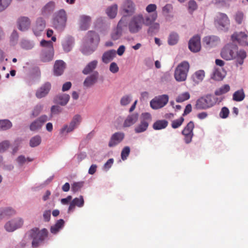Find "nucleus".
<instances>
[{
	"instance_id": "nucleus-61",
	"label": "nucleus",
	"mask_w": 248,
	"mask_h": 248,
	"mask_svg": "<svg viewBox=\"0 0 248 248\" xmlns=\"http://www.w3.org/2000/svg\"><path fill=\"white\" fill-rule=\"evenodd\" d=\"M229 114V110L226 107H223L222 108L220 113L219 116L221 118L225 119L226 118Z\"/></svg>"
},
{
	"instance_id": "nucleus-22",
	"label": "nucleus",
	"mask_w": 248,
	"mask_h": 248,
	"mask_svg": "<svg viewBox=\"0 0 248 248\" xmlns=\"http://www.w3.org/2000/svg\"><path fill=\"white\" fill-rule=\"evenodd\" d=\"M219 41V38L215 35L207 36L203 39V43L206 47H213L216 46Z\"/></svg>"
},
{
	"instance_id": "nucleus-7",
	"label": "nucleus",
	"mask_w": 248,
	"mask_h": 248,
	"mask_svg": "<svg viewBox=\"0 0 248 248\" xmlns=\"http://www.w3.org/2000/svg\"><path fill=\"white\" fill-rule=\"evenodd\" d=\"M67 16L65 11L61 9L56 12L53 20V26L59 31L62 30L66 24Z\"/></svg>"
},
{
	"instance_id": "nucleus-31",
	"label": "nucleus",
	"mask_w": 248,
	"mask_h": 248,
	"mask_svg": "<svg viewBox=\"0 0 248 248\" xmlns=\"http://www.w3.org/2000/svg\"><path fill=\"white\" fill-rule=\"evenodd\" d=\"M98 64L97 60H93L89 62L82 70V73L84 75H88L94 70Z\"/></svg>"
},
{
	"instance_id": "nucleus-56",
	"label": "nucleus",
	"mask_w": 248,
	"mask_h": 248,
	"mask_svg": "<svg viewBox=\"0 0 248 248\" xmlns=\"http://www.w3.org/2000/svg\"><path fill=\"white\" fill-rule=\"evenodd\" d=\"M184 119L181 117L180 119L172 121L171 126L173 128H177L183 124Z\"/></svg>"
},
{
	"instance_id": "nucleus-3",
	"label": "nucleus",
	"mask_w": 248,
	"mask_h": 248,
	"mask_svg": "<svg viewBox=\"0 0 248 248\" xmlns=\"http://www.w3.org/2000/svg\"><path fill=\"white\" fill-rule=\"evenodd\" d=\"M217 98L212 94H207L199 98L196 102L194 108L198 110L207 109L214 106Z\"/></svg>"
},
{
	"instance_id": "nucleus-10",
	"label": "nucleus",
	"mask_w": 248,
	"mask_h": 248,
	"mask_svg": "<svg viewBox=\"0 0 248 248\" xmlns=\"http://www.w3.org/2000/svg\"><path fill=\"white\" fill-rule=\"evenodd\" d=\"M169 101V96L166 94L155 97L150 102V106L153 109H158L165 106Z\"/></svg>"
},
{
	"instance_id": "nucleus-28",
	"label": "nucleus",
	"mask_w": 248,
	"mask_h": 248,
	"mask_svg": "<svg viewBox=\"0 0 248 248\" xmlns=\"http://www.w3.org/2000/svg\"><path fill=\"white\" fill-rule=\"evenodd\" d=\"M135 5L131 0H125L122 5V9L127 14H132L135 11Z\"/></svg>"
},
{
	"instance_id": "nucleus-9",
	"label": "nucleus",
	"mask_w": 248,
	"mask_h": 248,
	"mask_svg": "<svg viewBox=\"0 0 248 248\" xmlns=\"http://www.w3.org/2000/svg\"><path fill=\"white\" fill-rule=\"evenodd\" d=\"M237 46L232 43L228 44L222 49L220 55L222 58L226 61H231L234 59Z\"/></svg>"
},
{
	"instance_id": "nucleus-18",
	"label": "nucleus",
	"mask_w": 248,
	"mask_h": 248,
	"mask_svg": "<svg viewBox=\"0 0 248 248\" xmlns=\"http://www.w3.org/2000/svg\"><path fill=\"white\" fill-rule=\"evenodd\" d=\"M84 200L83 197L80 195L78 198H74L70 203L68 209V213L73 212L75 209V207L77 206L78 207H82L84 206Z\"/></svg>"
},
{
	"instance_id": "nucleus-6",
	"label": "nucleus",
	"mask_w": 248,
	"mask_h": 248,
	"mask_svg": "<svg viewBox=\"0 0 248 248\" xmlns=\"http://www.w3.org/2000/svg\"><path fill=\"white\" fill-rule=\"evenodd\" d=\"M189 69V63L186 61L181 62L175 69L174 78L178 82L185 81Z\"/></svg>"
},
{
	"instance_id": "nucleus-44",
	"label": "nucleus",
	"mask_w": 248,
	"mask_h": 248,
	"mask_svg": "<svg viewBox=\"0 0 248 248\" xmlns=\"http://www.w3.org/2000/svg\"><path fill=\"white\" fill-rule=\"evenodd\" d=\"M12 126L11 122L8 120H0V130H6Z\"/></svg>"
},
{
	"instance_id": "nucleus-49",
	"label": "nucleus",
	"mask_w": 248,
	"mask_h": 248,
	"mask_svg": "<svg viewBox=\"0 0 248 248\" xmlns=\"http://www.w3.org/2000/svg\"><path fill=\"white\" fill-rule=\"evenodd\" d=\"M154 22L155 21H154L151 25L148 26H149L148 29L149 32L155 33L159 31L160 28L159 24Z\"/></svg>"
},
{
	"instance_id": "nucleus-43",
	"label": "nucleus",
	"mask_w": 248,
	"mask_h": 248,
	"mask_svg": "<svg viewBox=\"0 0 248 248\" xmlns=\"http://www.w3.org/2000/svg\"><path fill=\"white\" fill-rule=\"evenodd\" d=\"M21 47L25 49H31L34 47V44L33 42L27 40H23L20 43Z\"/></svg>"
},
{
	"instance_id": "nucleus-60",
	"label": "nucleus",
	"mask_w": 248,
	"mask_h": 248,
	"mask_svg": "<svg viewBox=\"0 0 248 248\" xmlns=\"http://www.w3.org/2000/svg\"><path fill=\"white\" fill-rule=\"evenodd\" d=\"M172 10V6L170 4H167L162 8L163 15H166L170 13Z\"/></svg>"
},
{
	"instance_id": "nucleus-42",
	"label": "nucleus",
	"mask_w": 248,
	"mask_h": 248,
	"mask_svg": "<svg viewBox=\"0 0 248 248\" xmlns=\"http://www.w3.org/2000/svg\"><path fill=\"white\" fill-rule=\"evenodd\" d=\"M230 90V86L228 84H225L217 89L215 92V94L216 95H220L228 92Z\"/></svg>"
},
{
	"instance_id": "nucleus-64",
	"label": "nucleus",
	"mask_w": 248,
	"mask_h": 248,
	"mask_svg": "<svg viewBox=\"0 0 248 248\" xmlns=\"http://www.w3.org/2000/svg\"><path fill=\"white\" fill-rule=\"evenodd\" d=\"M188 9L193 12L197 8V5L196 1L194 0H190L188 3Z\"/></svg>"
},
{
	"instance_id": "nucleus-5",
	"label": "nucleus",
	"mask_w": 248,
	"mask_h": 248,
	"mask_svg": "<svg viewBox=\"0 0 248 248\" xmlns=\"http://www.w3.org/2000/svg\"><path fill=\"white\" fill-rule=\"evenodd\" d=\"M215 25L219 30L226 32L230 27V20L224 13H218L215 17Z\"/></svg>"
},
{
	"instance_id": "nucleus-36",
	"label": "nucleus",
	"mask_w": 248,
	"mask_h": 248,
	"mask_svg": "<svg viewBox=\"0 0 248 248\" xmlns=\"http://www.w3.org/2000/svg\"><path fill=\"white\" fill-rule=\"evenodd\" d=\"M148 125V123L146 121L143 120L139 125L135 127V131L137 133L143 132L147 129Z\"/></svg>"
},
{
	"instance_id": "nucleus-35",
	"label": "nucleus",
	"mask_w": 248,
	"mask_h": 248,
	"mask_svg": "<svg viewBox=\"0 0 248 248\" xmlns=\"http://www.w3.org/2000/svg\"><path fill=\"white\" fill-rule=\"evenodd\" d=\"M118 6L117 4H113L108 7L106 11L108 16L111 18H114L117 13Z\"/></svg>"
},
{
	"instance_id": "nucleus-4",
	"label": "nucleus",
	"mask_w": 248,
	"mask_h": 248,
	"mask_svg": "<svg viewBox=\"0 0 248 248\" xmlns=\"http://www.w3.org/2000/svg\"><path fill=\"white\" fill-rule=\"evenodd\" d=\"M48 231L44 228L40 231L38 228H35L30 231V236L32 239V245L33 247H37L47 236Z\"/></svg>"
},
{
	"instance_id": "nucleus-12",
	"label": "nucleus",
	"mask_w": 248,
	"mask_h": 248,
	"mask_svg": "<svg viewBox=\"0 0 248 248\" xmlns=\"http://www.w3.org/2000/svg\"><path fill=\"white\" fill-rule=\"evenodd\" d=\"M92 17L86 15H80L78 19V24L81 31H86L90 27Z\"/></svg>"
},
{
	"instance_id": "nucleus-45",
	"label": "nucleus",
	"mask_w": 248,
	"mask_h": 248,
	"mask_svg": "<svg viewBox=\"0 0 248 248\" xmlns=\"http://www.w3.org/2000/svg\"><path fill=\"white\" fill-rule=\"evenodd\" d=\"M43 105L41 104H37L32 111L31 116L35 117L37 116L42 111L43 108Z\"/></svg>"
},
{
	"instance_id": "nucleus-30",
	"label": "nucleus",
	"mask_w": 248,
	"mask_h": 248,
	"mask_svg": "<svg viewBox=\"0 0 248 248\" xmlns=\"http://www.w3.org/2000/svg\"><path fill=\"white\" fill-rule=\"evenodd\" d=\"M74 44V39L71 37H68L65 38L62 42V46L64 51L68 52L72 49Z\"/></svg>"
},
{
	"instance_id": "nucleus-58",
	"label": "nucleus",
	"mask_w": 248,
	"mask_h": 248,
	"mask_svg": "<svg viewBox=\"0 0 248 248\" xmlns=\"http://www.w3.org/2000/svg\"><path fill=\"white\" fill-rule=\"evenodd\" d=\"M2 210L5 217L12 216L16 213L15 211L11 208H6Z\"/></svg>"
},
{
	"instance_id": "nucleus-27",
	"label": "nucleus",
	"mask_w": 248,
	"mask_h": 248,
	"mask_svg": "<svg viewBox=\"0 0 248 248\" xmlns=\"http://www.w3.org/2000/svg\"><path fill=\"white\" fill-rule=\"evenodd\" d=\"M194 127V123L192 121L189 122L182 131V134L186 138L191 140L193 136V130Z\"/></svg>"
},
{
	"instance_id": "nucleus-37",
	"label": "nucleus",
	"mask_w": 248,
	"mask_h": 248,
	"mask_svg": "<svg viewBox=\"0 0 248 248\" xmlns=\"http://www.w3.org/2000/svg\"><path fill=\"white\" fill-rule=\"evenodd\" d=\"M168 123L166 120H161L156 121L153 124V128L155 130H160L166 128Z\"/></svg>"
},
{
	"instance_id": "nucleus-47",
	"label": "nucleus",
	"mask_w": 248,
	"mask_h": 248,
	"mask_svg": "<svg viewBox=\"0 0 248 248\" xmlns=\"http://www.w3.org/2000/svg\"><path fill=\"white\" fill-rule=\"evenodd\" d=\"M232 0H215V4L217 6L229 7Z\"/></svg>"
},
{
	"instance_id": "nucleus-25",
	"label": "nucleus",
	"mask_w": 248,
	"mask_h": 248,
	"mask_svg": "<svg viewBox=\"0 0 248 248\" xmlns=\"http://www.w3.org/2000/svg\"><path fill=\"white\" fill-rule=\"evenodd\" d=\"M116 52L114 49L105 52L102 56V61L105 63H108L116 57Z\"/></svg>"
},
{
	"instance_id": "nucleus-13",
	"label": "nucleus",
	"mask_w": 248,
	"mask_h": 248,
	"mask_svg": "<svg viewBox=\"0 0 248 248\" xmlns=\"http://www.w3.org/2000/svg\"><path fill=\"white\" fill-rule=\"evenodd\" d=\"M47 115H43L38 119L32 122L30 126V129L32 131H37L39 130L43 124L48 120Z\"/></svg>"
},
{
	"instance_id": "nucleus-19",
	"label": "nucleus",
	"mask_w": 248,
	"mask_h": 248,
	"mask_svg": "<svg viewBox=\"0 0 248 248\" xmlns=\"http://www.w3.org/2000/svg\"><path fill=\"white\" fill-rule=\"evenodd\" d=\"M46 27V22L42 18H37L35 25L33 27L32 30L36 36H39L44 31Z\"/></svg>"
},
{
	"instance_id": "nucleus-52",
	"label": "nucleus",
	"mask_w": 248,
	"mask_h": 248,
	"mask_svg": "<svg viewBox=\"0 0 248 248\" xmlns=\"http://www.w3.org/2000/svg\"><path fill=\"white\" fill-rule=\"evenodd\" d=\"M12 0H0V12L3 11L10 4Z\"/></svg>"
},
{
	"instance_id": "nucleus-63",
	"label": "nucleus",
	"mask_w": 248,
	"mask_h": 248,
	"mask_svg": "<svg viewBox=\"0 0 248 248\" xmlns=\"http://www.w3.org/2000/svg\"><path fill=\"white\" fill-rule=\"evenodd\" d=\"M9 142L8 140H4L0 143V152H3L9 147Z\"/></svg>"
},
{
	"instance_id": "nucleus-17",
	"label": "nucleus",
	"mask_w": 248,
	"mask_h": 248,
	"mask_svg": "<svg viewBox=\"0 0 248 248\" xmlns=\"http://www.w3.org/2000/svg\"><path fill=\"white\" fill-rule=\"evenodd\" d=\"M125 21L121 19L118 23L117 28L112 31L111 38L114 40H118L122 35L123 28L125 26Z\"/></svg>"
},
{
	"instance_id": "nucleus-14",
	"label": "nucleus",
	"mask_w": 248,
	"mask_h": 248,
	"mask_svg": "<svg viewBox=\"0 0 248 248\" xmlns=\"http://www.w3.org/2000/svg\"><path fill=\"white\" fill-rule=\"evenodd\" d=\"M231 39L232 42H236L242 46H248L247 34L242 31L235 32L231 36Z\"/></svg>"
},
{
	"instance_id": "nucleus-53",
	"label": "nucleus",
	"mask_w": 248,
	"mask_h": 248,
	"mask_svg": "<svg viewBox=\"0 0 248 248\" xmlns=\"http://www.w3.org/2000/svg\"><path fill=\"white\" fill-rule=\"evenodd\" d=\"M156 8L157 6L155 4H150L148 5L146 7V11L147 13H149V15L155 13L157 14V13L156 11Z\"/></svg>"
},
{
	"instance_id": "nucleus-41",
	"label": "nucleus",
	"mask_w": 248,
	"mask_h": 248,
	"mask_svg": "<svg viewBox=\"0 0 248 248\" xmlns=\"http://www.w3.org/2000/svg\"><path fill=\"white\" fill-rule=\"evenodd\" d=\"M179 40L178 34L175 32L171 33L168 38V44L173 46L176 44Z\"/></svg>"
},
{
	"instance_id": "nucleus-26",
	"label": "nucleus",
	"mask_w": 248,
	"mask_h": 248,
	"mask_svg": "<svg viewBox=\"0 0 248 248\" xmlns=\"http://www.w3.org/2000/svg\"><path fill=\"white\" fill-rule=\"evenodd\" d=\"M139 115L138 113H133L129 115L124 120L123 127H128L135 124L138 121Z\"/></svg>"
},
{
	"instance_id": "nucleus-15",
	"label": "nucleus",
	"mask_w": 248,
	"mask_h": 248,
	"mask_svg": "<svg viewBox=\"0 0 248 248\" xmlns=\"http://www.w3.org/2000/svg\"><path fill=\"white\" fill-rule=\"evenodd\" d=\"M188 48L193 52H197L201 50V38L199 35H196L190 39Z\"/></svg>"
},
{
	"instance_id": "nucleus-38",
	"label": "nucleus",
	"mask_w": 248,
	"mask_h": 248,
	"mask_svg": "<svg viewBox=\"0 0 248 248\" xmlns=\"http://www.w3.org/2000/svg\"><path fill=\"white\" fill-rule=\"evenodd\" d=\"M55 3L53 1H49L42 8V13L44 14H47L53 11L55 9Z\"/></svg>"
},
{
	"instance_id": "nucleus-2",
	"label": "nucleus",
	"mask_w": 248,
	"mask_h": 248,
	"mask_svg": "<svg viewBox=\"0 0 248 248\" xmlns=\"http://www.w3.org/2000/svg\"><path fill=\"white\" fill-rule=\"evenodd\" d=\"M100 42L98 34L94 31H88L83 38L81 47L82 53L86 55L93 53L97 48Z\"/></svg>"
},
{
	"instance_id": "nucleus-32",
	"label": "nucleus",
	"mask_w": 248,
	"mask_h": 248,
	"mask_svg": "<svg viewBox=\"0 0 248 248\" xmlns=\"http://www.w3.org/2000/svg\"><path fill=\"white\" fill-rule=\"evenodd\" d=\"M70 96L67 94H62L57 95L55 98L56 102L61 106H65L68 103Z\"/></svg>"
},
{
	"instance_id": "nucleus-11",
	"label": "nucleus",
	"mask_w": 248,
	"mask_h": 248,
	"mask_svg": "<svg viewBox=\"0 0 248 248\" xmlns=\"http://www.w3.org/2000/svg\"><path fill=\"white\" fill-rule=\"evenodd\" d=\"M23 224V220L21 218H16L6 222L4 228L8 232H12L20 228Z\"/></svg>"
},
{
	"instance_id": "nucleus-51",
	"label": "nucleus",
	"mask_w": 248,
	"mask_h": 248,
	"mask_svg": "<svg viewBox=\"0 0 248 248\" xmlns=\"http://www.w3.org/2000/svg\"><path fill=\"white\" fill-rule=\"evenodd\" d=\"M33 160V158L30 157L26 158L24 155H22L19 156L16 159L17 162L20 165H23L26 162H31Z\"/></svg>"
},
{
	"instance_id": "nucleus-62",
	"label": "nucleus",
	"mask_w": 248,
	"mask_h": 248,
	"mask_svg": "<svg viewBox=\"0 0 248 248\" xmlns=\"http://www.w3.org/2000/svg\"><path fill=\"white\" fill-rule=\"evenodd\" d=\"M119 69V67L116 62H113L110 63L109 70L111 73L113 74L116 73L118 72Z\"/></svg>"
},
{
	"instance_id": "nucleus-48",
	"label": "nucleus",
	"mask_w": 248,
	"mask_h": 248,
	"mask_svg": "<svg viewBox=\"0 0 248 248\" xmlns=\"http://www.w3.org/2000/svg\"><path fill=\"white\" fill-rule=\"evenodd\" d=\"M190 98V94L188 92L180 94L176 99V101L178 103L183 102L188 100Z\"/></svg>"
},
{
	"instance_id": "nucleus-57",
	"label": "nucleus",
	"mask_w": 248,
	"mask_h": 248,
	"mask_svg": "<svg viewBox=\"0 0 248 248\" xmlns=\"http://www.w3.org/2000/svg\"><path fill=\"white\" fill-rule=\"evenodd\" d=\"M131 97L130 95H124L121 98L120 103L122 106H126L131 102Z\"/></svg>"
},
{
	"instance_id": "nucleus-50",
	"label": "nucleus",
	"mask_w": 248,
	"mask_h": 248,
	"mask_svg": "<svg viewBox=\"0 0 248 248\" xmlns=\"http://www.w3.org/2000/svg\"><path fill=\"white\" fill-rule=\"evenodd\" d=\"M84 184L83 182H74L72 185V190L73 192L75 193L79 191L83 187Z\"/></svg>"
},
{
	"instance_id": "nucleus-34",
	"label": "nucleus",
	"mask_w": 248,
	"mask_h": 248,
	"mask_svg": "<svg viewBox=\"0 0 248 248\" xmlns=\"http://www.w3.org/2000/svg\"><path fill=\"white\" fill-rule=\"evenodd\" d=\"M64 221L63 219L58 220L54 226H51L50 232L52 233L56 234L64 225Z\"/></svg>"
},
{
	"instance_id": "nucleus-54",
	"label": "nucleus",
	"mask_w": 248,
	"mask_h": 248,
	"mask_svg": "<svg viewBox=\"0 0 248 248\" xmlns=\"http://www.w3.org/2000/svg\"><path fill=\"white\" fill-rule=\"evenodd\" d=\"M130 149L128 146L124 147L121 152V158L123 160L127 159L130 154Z\"/></svg>"
},
{
	"instance_id": "nucleus-1",
	"label": "nucleus",
	"mask_w": 248,
	"mask_h": 248,
	"mask_svg": "<svg viewBox=\"0 0 248 248\" xmlns=\"http://www.w3.org/2000/svg\"><path fill=\"white\" fill-rule=\"evenodd\" d=\"M157 17L156 13L150 15L138 14L133 16L128 25V30L132 34L139 32L142 29L143 25L148 26L155 21Z\"/></svg>"
},
{
	"instance_id": "nucleus-29",
	"label": "nucleus",
	"mask_w": 248,
	"mask_h": 248,
	"mask_svg": "<svg viewBox=\"0 0 248 248\" xmlns=\"http://www.w3.org/2000/svg\"><path fill=\"white\" fill-rule=\"evenodd\" d=\"M226 71L223 68H215L212 78L217 81L222 80L226 76Z\"/></svg>"
},
{
	"instance_id": "nucleus-21",
	"label": "nucleus",
	"mask_w": 248,
	"mask_h": 248,
	"mask_svg": "<svg viewBox=\"0 0 248 248\" xmlns=\"http://www.w3.org/2000/svg\"><path fill=\"white\" fill-rule=\"evenodd\" d=\"M99 73L97 71L94 72L92 75L88 76L83 82V85L86 88L93 86L97 81Z\"/></svg>"
},
{
	"instance_id": "nucleus-16",
	"label": "nucleus",
	"mask_w": 248,
	"mask_h": 248,
	"mask_svg": "<svg viewBox=\"0 0 248 248\" xmlns=\"http://www.w3.org/2000/svg\"><path fill=\"white\" fill-rule=\"evenodd\" d=\"M51 88V85L49 82H46L45 83L36 90L35 93L36 97L38 99L45 97L49 93Z\"/></svg>"
},
{
	"instance_id": "nucleus-33",
	"label": "nucleus",
	"mask_w": 248,
	"mask_h": 248,
	"mask_svg": "<svg viewBox=\"0 0 248 248\" xmlns=\"http://www.w3.org/2000/svg\"><path fill=\"white\" fill-rule=\"evenodd\" d=\"M53 57V50L43 49L41 54V59L43 62H49Z\"/></svg>"
},
{
	"instance_id": "nucleus-8",
	"label": "nucleus",
	"mask_w": 248,
	"mask_h": 248,
	"mask_svg": "<svg viewBox=\"0 0 248 248\" xmlns=\"http://www.w3.org/2000/svg\"><path fill=\"white\" fill-rule=\"evenodd\" d=\"M81 120V116L77 114L75 115L69 124L64 125L61 129V133L63 135H66L68 133L72 132L78 126Z\"/></svg>"
},
{
	"instance_id": "nucleus-59",
	"label": "nucleus",
	"mask_w": 248,
	"mask_h": 248,
	"mask_svg": "<svg viewBox=\"0 0 248 248\" xmlns=\"http://www.w3.org/2000/svg\"><path fill=\"white\" fill-rule=\"evenodd\" d=\"M124 138V134L123 132H118L113 134L110 140H123Z\"/></svg>"
},
{
	"instance_id": "nucleus-46",
	"label": "nucleus",
	"mask_w": 248,
	"mask_h": 248,
	"mask_svg": "<svg viewBox=\"0 0 248 248\" xmlns=\"http://www.w3.org/2000/svg\"><path fill=\"white\" fill-rule=\"evenodd\" d=\"M40 45L44 47V49L48 50H53V45L50 41L42 40L40 42Z\"/></svg>"
},
{
	"instance_id": "nucleus-55",
	"label": "nucleus",
	"mask_w": 248,
	"mask_h": 248,
	"mask_svg": "<svg viewBox=\"0 0 248 248\" xmlns=\"http://www.w3.org/2000/svg\"><path fill=\"white\" fill-rule=\"evenodd\" d=\"M50 116L52 117L54 115L59 114L62 111V108L58 106H52L50 109Z\"/></svg>"
},
{
	"instance_id": "nucleus-39",
	"label": "nucleus",
	"mask_w": 248,
	"mask_h": 248,
	"mask_svg": "<svg viewBox=\"0 0 248 248\" xmlns=\"http://www.w3.org/2000/svg\"><path fill=\"white\" fill-rule=\"evenodd\" d=\"M245 97V94L242 89L236 91L233 94V99L236 101H241Z\"/></svg>"
},
{
	"instance_id": "nucleus-24",
	"label": "nucleus",
	"mask_w": 248,
	"mask_h": 248,
	"mask_svg": "<svg viewBox=\"0 0 248 248\" xmlns=\"http://www.w3.org/2000/svg\"><path fill=\"white\" fill-rule=\"evenodd\" d=\"M65 63L63 61H56L54 65V74L57 76H61L62 75L65 68Z\"/></svg>"
},
{
	"instance_id": "nucleus-20",
	"label": "nucleus",
	"mask_w": 248,
	"mask_h": 248,
	"mask_svg": "<svg viewBox=\"0 0 248 248\" xmlns=\"http://www.w3.org/2000/svg\"><path fill=\"white\" fill-rule=\"evenodd\" d=\"M246 57L247 53L245 50L243 49L238 50L237 49L235 52L234 59H233L235 60V65L238 66L239 65H242Z\"/></svg>"
},
{
	"instance_id": "nucleus-40",
	"label": "nucleus",
	"mask_w": 248,
	"mask_h": 248,
	"mask_svg": "<svg viewBox=\"0 0 248 248\" xmlns=\"http://www.w3.org/2000/svg\"><path fill=\"white\" fill-rule=\"evenodd\" d=\"M204 76V71L199 70L195 73L193 76V78L196 83H199L203 80Z\"/></svg>"
},
{
	"instance_id": "nucleus-23",
	"label": "nucleus",
	"mask_w": 248,
	"mask_h": 248,
	"mask_svg": "<svg viewBox=\"0 0 248 248\" xmlns=\"http://www.w3.org/2000/svg\"><path fill=\"white\" fill-rule=\"evenodd\" d=\"M17 23L18 29L21 31H26L30 28L31 21L28 17L23 16L18 19Z\"/></svg>"
}]
</instances>
